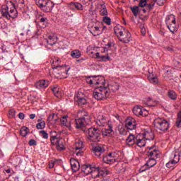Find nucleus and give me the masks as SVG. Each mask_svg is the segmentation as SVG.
Here are the masks:
<instances>
[{
	"instance_id": "1",
	"label": "nucleus",
	"mask_w": 181,
	"mask_h": 181,
	"mask_svg": "<svg viewBox=\"0 0 181 181\" xmlns=\"http://www.w3.org/2000/svg\"><path fill=\"white\" fill-rule=\"evenodd\" d=\"M52 67L53 69V73L57 78H66L67 76H64L63 74H67L70 68L67 69L66 66H60V59H56L52 63Z\"/></svg>"
},
{
	"instance_id": "2",
	"label": "nucleus",
	"mask_w": 181,
	"mask_h": 181,
	"mask_svg": "<svg viewBox=\"0 0 181 181\" xmlns=\"http://www.w3.org/2000/svg\"><path fill=\"white\" fill-rule=\"evenodd\" d=\"M77 115L78 118L75 119V124L76 128L78 129L90 124V122H91L90 115L85 110H79Z\"/></svg>"
},
{
	"instance_id": "3",
	"label": "nucleus",
	"mask_w": 181,
	"mask_h": 181,
	"mask_svg": "<svg viewBox=\"0 0 181 181\" xmlns=\"http://www.w3.org/2000/svg\"><path fill=\"white\" fill-rule=\"evenodd\" d=\"M114 30L120 42L123 43H129L131 42V33L128 30L119 25L115 27Z\"/></svg>"
},
{
	"instance_id": "4",
	"label": "nucleus",
	"mask_w": 181,
	"mask_h": 181,
	"mask_svg": "<svg viewBox=\"0 0 181 181\" xmlns=\"http://www.w3.org/2000/svg\"><path fill=\"white\" fill-rule=\"evenodd\" d=\"M93 97L98 100L108 98V97H110V91H108V88L103 86H98L93 91Z\"/></svg>"
},
{
	"instance_id": "5",
	"label": "nucleus",
	"mask_w": 181,
	"mask_h": 181,
	"mask_svg": "<svg viewBox=\"0 0 181 181\" xmlns=\"http://www.w3.org/2000/svg\"><path fill=\"white\" fill-rule=\"evenodd\" d=\"M88 141L90 142H100L101 140V131L95 127H90L86 130Z\"/></svg>"
},
{
	"instance_id": "6",
	"label": "nucleus",
	"mask_w": 181,
	"mask_h": 181,
	"mask_svg": "<svg viewBox=\"0 0 181 181\" xmlns=\"http://www.w3.org/2000/svg\"><path fill=\"white\" fill-rule=\"evenodd\" d=\"M154 127L157 131H161V132H165L169 129V122L166 119L160 117L156 118L153 122Z\"/></svg>"
},
{
	"instance_id": "7",
	"label": "nucleus",
	"mask_w": 181,
	"mask_h": 181,
	"mask_svg": "<svg viewBox=\"0 0 181 181\" xmlns=\"http://www.w3.org/2000/svg\"><path fill=\"white\" fill-rule=\"evenodd\" d=\"M86 83L90 86H102V87H105V78L103 76H89L86 78Z\"/></svg>"
},
{
	"instance_id": "8",
	"label": "nucleus",
	"mask_w": 181,
	"mask_h": 181,
	"mask_svg": "<svg viewBox=\"0 0 181 181\" xmlns=\"http://www.w3.org/2000/svg\"><path fill=\"white\" fill-rule=\"evenodd\" d=\"M36 4L44 12H52V9L54 6L53 2L49 0H35Z\"/></svg>"
},
{
	"instance_id": "9",
	"label": "nucleus",
	"mask_w": 181,
	"mask_h": 181,
	"mask_svg": "<svg viewBox=\"0 0 181 181\" xmlns=\"http://www.w3.org/2000/svg\"><path fill=\"white\" fill-rule=\"evenodd\" d=\"M165 23L168 29L171 33L177 32V25H176V17L174 15H170L165 18Z\"/></svg>"
},
{
	"instance_id": "10",
	"label": "nucleus",
	"mask_w": 181,
	"mask_h": 181,
	"mask_svg": "<svg viewBox=\"0 0 181 181\" xmlns=\"http://www.w3.org/2000/svg\"><path fill=\"white\" fill-rule=\"evenodd\" d=\"M118 158V154L115 152L110 153L108 155L103 156V160L104 163H107L108 165H112L115 162H117Z\"/></svg>"
},
{
	"instance_id": "11",
	"label": "nucleus",
	"mask_w": 181,
	"mask_h": 181,
	"mask_svg": "<svg viewBox=\"0 0 181 181\" xmlns=\"http://www.w3.org/2000/svg\"><path fill=\"white\" fill-rule=\"evenodd\" d=\"M84 148V142L80 139H76L75 141V154L76 156L83 155V148Z\"/></svg>"
},
{
	"instance_id": "12",
	"label": "nucleus",
	"mask_w": 181,
	"mask_h": 181,
	"mask_svg": "<svg viewBox=\"0 0 181 181\" xmlns=\"http://www.w3.org/2000/svg\"><path fill=\"white\" fill-rule=\"evenodd\" d=\"M89 55L93 59H97L98 60H99V62H110V61H111V57H110V56L108 54L103 55V54H100V52H96L95 54H94V52H90L89 53Z\"/></svg>"
},
{
	"instance_id": "13",
	"label": "nucleus",
	"mask_w": 181,
	"mask_h": 181,
	"mask_svg": "<svg viewBox=\"0 0 181 181\" xmlns=\"http://www.w3.org/2000/svg\"><path fill=\"white\" fill-rule=\"evenodd\" d=\"M125 127L127 129L132 131L136 128V120L132 117H129L125 121Z\"/></svg>"
},
{
	"instance_id": "14",
	"label": "nucleus",
	"mask_w": 181,
	"mask_h": 181,
	"mask_svg": "<svg viewBox=\"0 0 181 181\" xmlns=\"http://www.w3.org/2000/svg\"><path fill=\"white\" fill-rule=\"evenodd\" d=\"M156 165V160H155V158H151L146 164L141 168L140 170L141 172H145V170H148V169L151 168H153V166Z\"/></svg>"
},
{
	"instance_id": "15",
	"label": "nucleus",
	"mask_w": 181,
	"mask_h": 181,
	"mask_svg": "<svg viewBox=\"0 0 181 181\" xmlns=\"http://www.w3.org/2000/svg\"><path fill=\"white\" fill-rule=\"evenodd\" d=\"M108 122L110 121L107 119V117L104 115H100L96 120V124L99 127H106V125H108Z\"/></svg>"
},
{
	"instance_id": "16",
	"label": "nucleus",
	"mask_w": 181,
	"mask_h": 181,
	"mask_svg": "<svg viewBox=\"0 0 181 181\" xmlns=\"http://www.w3.org/2000/svg\"><path fill=\"white\" fill-rule=\"evenodd\" d=\"M145 141L146 140L144 138V134H139L136 136V144L139 148H142L146 145V141Z\"/></svg>"
},
{
	"instance_id": "17",
	"label": "nucleus",
	"mask_w": 181,
	"mask_h": 181,
	"mask_svg": "<svg viewBox=\"0 0 181 181\" xmlns=\"http://www.w3.org/2000/svg\"><path fill=\"white\" fill-rule=\"evenodd\" d=\"M107 88L110 93H115L119 90V84L117 82H112L107 85Z\"/></svg>"
},
{
	"instance_id": "18",
	"label": "nucleus",
	"mask_w": 181,
	"mask_h": 181,
	"mask_svg": "<svg viewBox=\"0 0 181 181\" xmlns=\"http://www.w3.org/2000/svg\"><path fill=\"white\" fill-rule=\"evenodd\" d=\"M111 132H112V123L108 122L107 128L102 129V134L104 135V136H108V135H111Z\"/></svg>"
},
{
	"instance_id": "19",
	"label": "nucleus",
	"mask_w": 181,
	"mask_h": 181,
	"mask_svg": "<svg viewBox=\"0 0 181 181\" xmlns=\"http://www.w3.org/2000/svg\"><path fill=\"white\" fill-rule=\"evenodd\" d=\"M70 163L71 169L74 172H77L78 170H80V163L78 162V160L74 158H71Z\"/></svg>"
},
{
	"instance_id": "20",
	"label": "nucleus",
	"mask_w": 181,
	"mask_h": 181,
	"mask_svg": "<svg viewBox=\"0 0 181 181\" xmlns=\"http://www.w3.org/2000/svg\"><path fill=\"white\" fill-rule=\"evenodd\" d=\"M12 7L8 11V16L7 19H15V18H18V11H16V8H15V5L11 3Z\"/></svg>"
},
{
	"instance_id": "21",
	"label": "nucleus",
	"mask_w": 181,
	"mask_h": 181,
	"mask_svg": "<svg viewBox=\"0 0 181 181\" xmlns=\"http://www.w3.org/2000/svg\"><path fill=\"white\" fill-rule=\"evenodd\" d=\"M90 176L93 179H96V177H101V166H98L90 172Z\"/></svg>"
},
{
	"instance_id": "22",
	"label": "nucleus",
	"mask_w": 181,
	"mask_h": 181,
	"mask_svg": "<svg viewBox=\"0 0 181 181\" xmlns=\"http://www.w3.org/2000/svg\"><path fill=\"white\" fill-rule=\"evenodd\" d=\"M105 152V148L104 147L101 146H95L93 148V153L95 155V156H98L100 158L103 153Z\"/></svg>"
},
{
	"instance_id": "23",
	"label": "nucleus",
	"mask_w": 181,
	"mask_h": 181,
	"mask_svg": "<svg viewBox=\"0 0 181 181\" xmlns=\"http://www.w3.org/2000/svg\"><path fill=\"white\" fill-rule=\"evenodd\" d=\"M69 8L71 9H77V11H83L84 9V6L83 4L78 2H71L69 4Z\"/></svg>"
},
{
	"instance_id": "24",
	"label": "nucleus",
	"mask_w": 181,
	"mask_h": 181,
	"mask_svg": "<svg viewBox=\"0 0 181 181\" xmlns=\"http://www.w3.org/2000/svg\"><path fill=\"white\" fill-rule=\"evenodd\" d=\"M133 114L136 117H146V114L144 115V111H142V108L139 106H136L133 108Z\"/></svg>"
},
{
	"instance_id": "25",
	"label": "nucleus",
	"mask_w": 181,
	"mask_h": 181,
	"mask_svg": "<svg viewBox=\"0 0 181 181\" xmlns=\"http://www.w3.org/2000/svg\"><path fill=\"white\" fill-rule=\"evenodd\" d=\"M36 88H38L39 90L42 88H46V87H49V82L45 80H41L35 83Z\"/></svg>"
},
{
	"instance_id": "26",
	"label": "nucleus",
	"mask_w": 181,
	"mask_h": 181,
	"mask_svg": "<svg viewBox=\"0 0 181 181\" xmlns=\"http://www.w3.org/2000/svg\"><path fill=\"white\" fill-rule=\"evenodd\" d=\"M126 144L129 145V146H132V145L136 144V137L134 136V134H130L126 139Z\"/></svg>"
},
{
	"instance_id": "27",
	"label": "nucleus",
	"mask_w": 181,
	"mask_h": 181,
	"mask_svg": "<svg viewBox=\"0 0 181 181\" xmlns=\"http://www.w3.org/2000/svg\"><path fill=\"white\" fill-rule=\"evenodd\" d=\"M148 156L151 158H159V151L156 149H153V147H148Z\"/></svg>"
},
{
	"instance_id": "28",
	"label": "nucleus",
	"mask_w": 181,
	"mask_h": 181,
	"mask_svg": "<svg viewBox=\"0 0 181 181\" xmlns=\"http://www.w3.org/2000/svg\"><path fill=\"white\" fill-rule=\"evenodd\" d=\"M38 25L40 28H46V26H47V18L40 16L39 17Z\"/></svg>"
},
{
	"instance_id": "29",
	"label": "nucleus",
	"mask_w": 181,
	"mask_h": 181,
	"mask_svg": "<svg viewBox=\"0 0 181 181\" xmlns=\"http://www.w3.org/2000/svg\"><path fill=\"white\" fill-rule=\"evenodd\" d=\"M0 12L1 13V16H3L4 18H6V19H8V16L9 12V7H8V6L3 5L1 6Z\"/></svg>"
},
{
	"instance_id": "30",
	"label": "nucleus",
	"mask_w": 181,
	"mask_h": 181,
	"mask_svg": "<svg viewBox=\"0 0 181 181\" xmlns=\"http://www.w3.org/2000/svg\"><path fill=\"white\" fill-rule=\"evenodd\" d=\"M171 163H177L179 160H180V152L179 151H175V153L173 154V157H171Z\"/></svg>"
},
{
	"instance_id": "31",
	"label": "nucleus",
	"mask_w": 181,
	"mask_h": 181,
	"mask_svg": "<svg viewBox=\"0 0 181 181\" xmlns=\"http://www.w3.org/2000/svg\"><path fill=\"white\" fill-rule=\"evenodd\" d=\"M90 33L94 36H98L103 33V30L98 26H95L92 28Z\"/></svg>"
},
{
	"instance_id": "32",
	"label": "nucleus",
	"mask_w": 181,
	"mask_h": 181,
	"mask_svg": "<svg viewBox=\"0 0 181 181\" xmlns=\"http://www.w3.org/2000/svg\"><path fill=\"white\" fill-rule=\"evenodd\" d=\"M141 135H143L146 141H151L153 139V132H152V131L146 132L144 134H141Z\"/></svg>"
},
{
	"instance_id": "33",
	"label": "nucleus",
	"mask_w": 181,
	"mask_h": 181,
	"mask_svg": "<svg viewBox=\"0 0 181 181\" xmlns=\"http://www.w3.org/2000/svg\"><path fill=\"white\" fill-rule=\"evenodd\" d=\"M57 42V37L52 35L48 36V39L47 40V45H49V46H53V45H56Z\"/></svg>"
},
{
	"instance_id": "34",
	"label": "nucleus",
	"mask_w": 181,
	"mask_h": 181,
	"mask_svg": "<svg viewBox=\"0 0 181 181\" xmlns=\"http://www.w3.org/2000/svg\"><path fill=\"white\" fill-rule=\"evenodd\" d=\"M81 170L84 173L85 175H90L93 168H91V165H83L81 167Z\"/></svg>"
},
{
	"instance_id": "35",
	"label": "nucleus",
	"mask_w": 181,
	"mask_h": 181,
	"mask_svg": "<svg viewBox=\"0 0 181 181\" xmlns=\"http://www.w3.org/2000/svg\"><path fill=\"white\" fill-rule=\"evenodd\" d=\"M52 90L55 97L57 98H60V97H62V91L58 86H54Z\"/></svg>"
},
{
	"instance_id": "36",
	"label": "nucleus",
	"mask_w": 181,
	"mask_h": 181,
	"mask_svg": "<svg viewBox=\"0 0 181 181\" xmlns=\"http://www.w3.org/2000/svg\"><path fill=\"white\" fill-rule=\"evenodd\" d=\"M71 56L73 59H80L81 57V52L78 49H75L71 52Z\"/></svg>"
},
{
	"instance_id": "37",
	"label": "nucleus",
	"mask_w": 181,
	"mask_h": 181,
	"mask_svg": "<svg viewBox=\"0 0 181 181\" xmlns=\"http://www.w3.org/2000/svg\"><path fill=\"white\" fill-rule=\"evenodd\" d=\"M164 74L165 76H170V74H173V71H175V69L171 67H165L163 69Z\"/></svg>"
},
{
	"instance_id": "38",
	"label": "nucleus",
	"mask_w": 181,
	"mask_h": 181,
	"mask_svg": "<svg viewBox=\"0 0 181 181\" xmlns=\"http://www.w3.org/2000/svg\"><path fill=\"white\" fill-rule=\"evenodd\" d=\"M64 140L63 139H61L58 143L56 144L55 146H57V149L58 151H63V149H64V144H63Z\"/></svg>"
},
{
	"instance_id": "39",
	"label": "nucleus",
	"mask_w": 181,
	"mask_h": 181,
	"mask_svg": "<svg viewBox=\"0 0 181 181\" xmlns=\"http://www.w3.org/2000/svg\"><path fill=\"white\" fill-rule=\"evenodd\" d=\"M29 134V128L23 127L20 130V135L21 136H26Z\"/></svg>"
},
{
	"instance_id": "40",
	"label": "nucleus",
	"mask_w": 181,
	"mask_h": 181,
	"mask_svg": "<svg viewBox=\"0 0 181 181\" xmlns=\"http://www.w3.org/2000/svg\"><path fill=\"white\" fill-rule=\"evenodd\" d=\"M86 98V95L84 94L83 90H80L76 95L74 97V100H79L80 98Z\"/></svg>"
},
{
	"instance_id": "41",
	"label": "nucleus",
	"mask_w": 181,
	"mask_h": 181,
	"mask_svg": "<svg viewBox=\"0 0 181 181\" xmlns=\"http://www.w3.org/2000/svg\"><path fill=\"white\" fill-rule=\"evenodd\" d=\"M168 97L170 100H173L175 101L177 98V94H176L175 90H170L168 91Z\"/></svg>"
},
{
	"instance_id": "42",
	"label": "nucleus",
	"mask_w": 181,
	"mask_h": 181,
	"mask_svg": "<svg viewBox=\"0 0 181 181\" xmlns=\"http://www.w3.org/2000/svg\"><path fill=\"white\" fill-rule=\"evenodd\" d=\"M100 13L102 16H107L108 15V11H107V8H105V5H101V9L100 11Z\"/></svg>"
},
{
	"instance_id": "43",
	"label": "nucleus",
	"mask_w": 181,
	"mask_h": 181,
	"mask_svg": "<svg viewBox=\"0 0 181 181\" xmlns=\"http://www.w3.org/2000/svg\"><path fill=\"white\" fill-rule=\"evenodd\" d=\"M107 175H111V172L107 169L103 170V167L100 169V176L101 177H105Z\"/></svg>"
},
{
	"instance_id": "44",
	"label": "nucleus",
	"mask_w": 181,
	"mask_h": 181,
	"mask_svg": "<svg viewBox=\"0 0 181 181\" xmlns=\"http://www.w3.org/2000/svg\"><path fill=\"white\" fill-rule=\"evenodd\" d=\"M130 8L134 16H138V13H139V7L138 6H134L133 7H130Z\"/></svg>"
},
{
	"instance_id": "45",
	"label": "nucleus",
	"mask_w": 181,
	"mask_h": 181,
	"mask_svg": "<svg viewBox=\"0 0 181 181\" xmlns=\"http://www.w3.org/2000/svg\"><path fill=\"white\" fill-rule=\"evenodd\" d=\"M148 81L151 84H158L159 83V80L158 79V77L156 76H148Z\"/></svg>"
},
{
	"instance_id": "46",
	"label": "nucleus",
	"mask_w": 181,
	"mask_h": 181,
	"mask_svg": "<svg viewBox=\"0 0 181 181\" xmlns=\"http://www.w3.org/2000/svg\"><path fill=\"white\" fill-rule=\"evenodd\" d=\"M61 124H62V125H64L65 127H67L69 129H71V126L67 124V118L66 117H63L61 119Z\"/></svg>"
},
{
	"instance_id": "47",
	"label": "nucleus",
	"mask_w": 181,
	"mask_h": 181,
	"mask_svg": "<svg viewBox=\"0 0 181 181\" xmlns=\"http://www.w3.org/2000/svg\"><path fill=\"white\" fill-rule=\"evenodd\" d=\"M62 139L59 138L57 136H52V139H50L52 145H55L59 143Z\"/></svg>"
},
{
	"instance_id": "48",
	"label": "nucleus",
	"mask_w": 181,
	"mask_h": 181,
	"mask_svg": "<svg viewBox=\"0 0 181 181\" xmlns=\"http://www.w3.org/2000/svg\"><path fill=\"white\" fill-rule=\"evenodd\" d=\"M75 101H76V103H78V105H84L85 104H87V100L86 99V97L81 98L78 100H75Z\"/></svg>"
},
{
	"instance_id": "49",
	"label": "nucleus",
	"mask_w": 181,
	"mask_h": 181,
	"mask_svg": "<svg viewBox=\"0 0 181 181\" xmlns=\"http://www.w3.org/2000/svg\"><path fill=\"white\" fill-rule=\"evenodd\" d=\"M176 125L178 128L181 127V110L178 113L177 121H176Z\"/></svg>"
},
{
	"instance_id": "50",
	"label": "nucleus",
	"mask_w": 181,
	"mask_h": 181,
	"mask_svg": "<svg viewBox=\"0 0 181 181\" xmlns=\"http://www.w3.org/2000/svg\"><path fill=\"white\" fill-rule=\"evenodd\" d=\"M36 127L37 129H43L46 127V123L45 122V121H42L37 124Z\"/></svg>"
},
{
	"instance_id": "51",
	"label": "nucleus",
	"mask_w": 181,
	"mask_h": 181,
	"mask_svg": "<svg viewBox=\"0 0 181 181\" xmlns=\"http://www.w3.org/2000/svg\"><path fill=\"white\" fill-rule=\"evenodd\" d=\"M40 134L42 135L44 139H47L49 138V134H47L45 130L40 131Z\"/></svg>"
},
{
	"instance_id": "52",
	"label": "nucleus",
	"mask_w": 181,
	"mask_h": 181,
	"mask_svg": "<svg viewBox=\"0 0 181 181\" xmlns=\"http://www.w3.org/2000/svg\"><path fill=\"white\" fill-rule=\"evenodd\" d=\"M119 132L121 135H127L128 132L127 129H125V127H119Z\"/></svg>"
},
{
	"instance_id": "53",
	"label": "nucleus",
	"mask_w": 181,
	"mask_h": 181,
	"mask_svg": "<svg viewBox=\"0 0 181 181\" xmlns=\"http://www.w3.org/2000/svg\"><path fill=\"white\" fill-rule=\"evenodd\" d=\"M16 114V111L14 109H11L8 112L9 118H13Z\"/></svg>"
},
{
	"instance_id": "54",
	"label": "nucleus",
	"mask_w": 181,
	"mask_h": 181,
	"mask_svg": "<svg viewBox=\"0 0 181 181\" xmlns=\"http://www.w3.org/2000/svg\"><path fill=\"white\" fill-rule=\"evenodd\" d=\"M54 114H51L49 115L48 118H47V122L50 124H52V122H53L54 119Z\"/></svg>"
},
{
	"instance_id": "55",
	"label": "nucleus",
	"mask_w": 181,
	"mask_h": 181,
	"mask_svg": "<svg viewBox=\"0 0 181 181\" xmlns=\"http://www.w3.org/2000/svg\"><path fill=\"white\" fill-rule=\"evenodd\" d=\"M146 4H147L146 0H140L139 6H140L141 8H144V7L146 6Z\"/></svg>"
},
{
	"instance_id": "56",
	"label": "nucleus",
	"mask_w": 181,
	"mask_h": 181,
	"mask_svg": "<svg viewBox=\"0 0 181 181\" xmlns=\"http://www.w3.org/2000/svg\"><path fill=\"white\" fill-rule=\"evenodd\" d=\"M103 22L106 23V25H111V18L110 17H104L103 18Z\"/></svg>"
},
{
	"instance_id": "57",
	"label": "nucleus",
	"mask_w": 181,
	"mask_h": 181,
	"mask_svg": "<svg viewBox=\"0 0 181 181\" xmlns=\"http://www.w3.org/2000/svg\"><path fill=\"white\" fill-rule=\"evenodd\" d=\"M30 146H36L37 145V142L35 139H30L29 141Z\"/></svg>"
},
{
	"instance_id": "58",
	"label": "nucleus",
	"mask_w": 181,
	"mask_h": 181,
	"mask_svg": "<svg viewBox=\"0 0 181 181\" xmlns=\"http://www.w3.org/2000/svg\"><path fill=\"white\" fill-rule=\"evenodd\" d=\"M146 7V9H147V11H148V12L150 11H151V9H153V4H146V6H144Z\"/></svg>"
},
{
	"instance_id": "59",
	"label": "nucleus",
	"mask_w": 181,
	"mask_h": 181,
	"mask_svg": "<svg viewBox=\"0 0 181 181\" xmlns=\"http://www.w3.org/2000/svg\"><path fill=\"white\" fill-rule=\"evenodd\" d=\"M176 165L175 163H172V160H170L168 163H166V167L167 168H173Z\"/></svg>"
},
{
	"instance_id": "60",
	"label": "nucleus",
	"mask_w": 181,
	"mask_h": 181,
	"mask_svg": "<svg viewBox=\"0 0 181 181\" xmlns=\"http://www.w3.org/2000/svg\"><path fill=\"white\" fill-rule=\"evenodd\" d=\"M18 8L21 9V12H25V4H18Z\"/></svg>"
},
{
	"instance_id": "61",
	"label": "nucleus",
	"mask_w": 181,
	"mask_h": 181,
	"mask_svg": "<svg viewBox=\"0 0 181 181\" xmlns=\"http://www.w3.org/2000/svg\"><path fill=\"white\" fill-rule=\"evenodd\" d=\"M54 165H56V161L51 160L49 164V169H53V168H54Z\"/></svg>"
},
{
	"instance_id": "62",
	"label": "nucleus",
	"mask_w": 181,
	"mask_h": 181,
	"mask_svg": "<svg viewBox=\"0 0 181 181\" xmlns=\"http://www.w3.org/2000/svg\"><path fill=\"white\" fill-rule=\"evenodd\" d=\"M49 135H50V137H51L50 139H52L53 136H57V133L54 131H52V132H50Z\"/></svg>"
},
{
	"instance_id": "63",
	"label": "nucleus",
	"mask_w": 181,
	"mask_h": 181,
	"mask_svg": "<svg viewBox=\"0 0 181 181\" xmlns=\"http://www.w3.org/2000/svg\"><path fill=\"white\" fill-rule=\"evenodd\" d=\"M18 118H20V119H25V114L20 112L18 114Z\"/></svg>"
},
{
	"instance_id": "64",
	"label": "nucleus",
	"mask_w": 181,
	"mask_h": 181,
	"mask_svg": "<svg viewBox=\"0 0 181 181\" xmlns=\"http://www.w3.org/2000/svg\"><path fill=\"white\" fill-rule=\"evenodd\" d=\"M165 50H168V52H173V47L172 46H167L165 47Z\"/></svg>"
}]
</instances>
